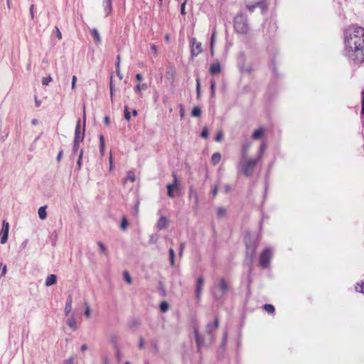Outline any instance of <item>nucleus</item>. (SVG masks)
<instances>
[{
    "label": "nucleus",
    "instance_id": "f257e3e1",
    "mask_svg": "<svg viewBox=\"0 0 364 364\" xmlns=\"http://www.w3.org/2000/svg\"><path fill=\"white\" fill-rule=\"evenodd\" d=\"M343 55L355 65L364 63V28L351 26L343 33Z\"/></svg>",
    "mask_w": 364,
    "mask_h": 364
},
{
    "label": "nucleus",
    "instance_id": "f03ea898",
    "mask_svg": "<svg viewBox=\"0 0 364 364\" xmlns=\"http://www.w3.org/2000/svg\"><path fill=\"white\" fill-rule=\"evenodd\" d=\"M229 291L228 282L224 278L220 279L218 283H215L211 288V293L217 301H223Z\"/></svg>",
    "mask_w": 364,
    "mask_h": 364
},
{
    "label": "nucleus",
    "instance_id": "7ed1b4c3",
    "mask_svg": "<svg viewBox=\"0 0 364 364\" xmlns=\"http://www.w3.org/2000/svg\"><path fill=\"white\" fill-rule=\"evenodd\" d=\"M234 28L240 34H247L250 30L247 16L243 13L237 14L234 18Z\"/></svg>",
    "mask_w": 364,
    "mask_h": 364
},
{
    "label": "nucleus",
    "instance_id": "20e7f679",
    "mask_svg": "<svg viewBox=\"0 0 364 364\" xmlns=\"http://www.w3.org/2000/svg\"><path fill=\"white\" fill-rule=\"evenodd\" d=\"M259 161V157H257L255 159H250L244 162H241L240 165L242 166V173L244 175L247 177L252 176L253 170Z\"/></svg>",
    "mask_w": 364,
    "mask_h": 364
},
{
    "label": "nucleus",
    "instance_id": "39448f33",
    "mask_svg": "<svg viewBox=\"0 0 364 364\" xmlns=\"http://www.w3.org/2000/svg\"><path fill=\"white\" fill-rule=\"evenodd\" d=\"M218 326L219 320L218 318H215L213 322H208L205 326V333L210 341V343H212L215 339V333Z\"/></svg>",
    "mask_w": 364,
    "mask_h": 364
},
{
    "label": "nucleus",
    "instance_id": "423d86ee",
    "mask_svg": "<svg viewBox=\"0 0 364 364\" xmlns=\"http://www.w3.org/2000/svg\"><path fill=\"white\" fill-rule=\"evenodd\" d=\"M272 258V252L270 247H266L259 255V264L263 269L268 268Z\"/></svg>",
    "mask_w": 364,
    "mask_h": 364
},
{
    "label": "nucleus",
    "instance_id": "0eeeda50",
    "mask_svg": "<svg viewBox=\"0 0 364 364\" xmlns=\"http://www.w3.org/2000/svg\"><path fill=\"white\" fill-rule=\"evenodd\" d=\"M85 128V117L84 116L82 132H80V120L78 119L75 129L74 141L82 142L84 139Z\"/></svg>",
    "mask_w": 364,
    "mask_h": 364
},
{
    "label": "nucleus",
    "instance_id": "6e6552de",
    "mask_svg": "<svg viewBox=\"0 0 364 364\" xmlns=\"http://www.w3.org/2000/svg\"><path fill=\"white\" fill-rule=\"evenodd\" d=\"M191 53L193 58L198 56L200 53H202V45L200 42H198L196 38H193L191 40Z\"/></svg>",
    "mask_w": 364,
    "mask_h": 364
},
{
    "label": "nucleus",
    "instance_id": "1a4fd4ad",
    "mask_svg": "<svg viewBox=\"0 0 364 364\" xmlns=\"http://www.w3.org/2000/svg\"><path fill=\"white\" fill-rule=\"evenodd\" d=\"M9 224L6 220H4L2 223V228L0 232V236H1V243L5 244L8 240V235H9Z\"/></svg>",
    "mask_w": 364,
    "mask_h": 364
},
{
    "label": "nucleus",
    "instance_id": "9d476101",
    "mask_svg": "<svg viewBox=\"0 0 364 364\" xmlns=\"http://www.w3.org/2000/svg\"><path fill=\"white\" fill-rule=\"evenodd\" d=\"M193 333H194V336H195V338H196V342L197 348H198V350H200V348L205 344L204 338H203V336L200 335L199 331H198V328H196V327H194Z\"/></svg>",
    "mask_w": 364,
    "mask_h": 364
},
{
    "label": "nucleus",
    "instance_id": "9b49d317",
    "mask_svg": "<svg viewBox=\"0 0 364 364\" xmlns=\"http://www.w3.org/2000/svg\"><path fill=\"white\" fill-rule=\"evenodd\" d=\"M205 279L203 276L198 277L197 282H196V296L198 299H200L202 291H203V287L204 285Z\"/></svg>",
    "mask_w": 364,
    "mask_h": 364
},
{
    "label": "nucleus",
    "instance_id": "f8f14e48",
    "mask_svg": "<svg viewBox=\"0 0 364 364\" xmlns=\"http://www.w3.org/2000/svg\"><path fill=\"white\" fill-rule=\"evenodd\" d=\"M245 240L247 247V256L250 257V259H252L255 255L256 247L255 245H252L248 242V235H245Z\"/></svg>",
    "mask_w": 364,
    "mask_h": 364
},
{
    "label": "nucleus",
    "instance_id": "ddd939ff",
    "mask_svg": "<svg viewBox=\"0 0 364 364\" xmlns=\"http://www.w3.org/2000/svg\"><path fill=\"white\" fill-rule=\"evenodd\" d=\"M188 198L189 200H193V203L196 206L198 205V195L197 191L193 188V186H191L188 188Z\"/></svg>",
    "mask_w": 364,
    "mask_h": 364
},
{
    "label": "nucleus",
    "instance_id": "4468645a",
    "mask_svg": "<svg viewBox=\"0 0 364 364\" xmlns=\"http://www.w3.org/2000/svg\"><path fill=\"white\" fill-rule=\"evenodd\" d=\"M169 220L165 216H161L157 221L156 228L158 230H161L166 229L168 226Z\"/></svg>",
    "mask_w": 364,
    "mask_h": 364
},
{
    "label": "nucleus",
    "instance_id": "2eb2a0df",
    "mask_svg": "<svg viewBox=\"0 0 364 364\" xmlns=\"http://www.w3.org/2000/svg\"><path fill=\"white\" fill-rule=\"evenodd\" d=\"M221 71V65L219 61L213 63L210 66L209 72L212 75L220 73Z\"/></svg>",
    "mask_w": 364,
    "mask_h": 364
},
{
    "label": "nucleus",
    "instance_id": "dca6fc26",
    "mask_svg": "<svg viewBox=\"0 0 364 364\" xmlns=\"http://www.w3.org/2000/svg\"><path fill=\"white\" fill-rule=\"evenodd\" d=\"M178 184L176 183H168L166 186L168 196L171 198L174 197L173 190L178 188Z\"/></svg>",
    "mask_w": 364,
    "mask_h": 364
},
{
    "label": "nucleus",
    "instance_id": "f3484780",
    "mask_svg": "<svg viewBox=\"0 0 364 364\" xmlns=\"http://www.w3.org/2000/svg\"><path fill=\"white\" fill-rule=\"evenodd\" d=\"M56 282H57V276L55 274H52L47 277L46 282H45V285L46 287H50V286L55 284Z\"/></svg>",
    "mask_w": 364,
    "mask_h": 364
},
{
    "label": "nucleus",
    "instance_id": "a211bd4d",
    "mask_svg": "<svg viewBox=\"0 0 364 364\" xmlns=\"http://www.w3.org/2000/svg\"><path fill=\"white\" fill-rule=\"evenodd\" d=\"M109 341L112 344L114 349L119 348L118 336L116 334H110L109 336Z\"/></svg>",
    "mask_w": 364,
    "mask_h": 364
},
{
    "label": "nucleus",
    "instance_id": "6ab92c4d",
    "mask_svg": "<svg viewBox=\"0 0 364 364\" xmlns=\"http://www.w3.org/2000/svg\"><path fill=\"white\" fill-rule=\"evenodd\" d=\"M103 6H104V9H105L106 16L111 14L112 11V0H105L103 2Z\"/></svg>",
    "mask_w": 364,
    "mask_h": 364
},
{
    "label": "nucleus",
    "instance_id": "aec40b11",
    "mask_svg": "<svg viewBox=\"0 0 364 364\" xmlns=\"http://www.w3.org/2000/svg\"><path fill=\"white\" fill-rule=\"evenodd\" d=\"M251 146V142L250 141H246L245 142L242 146V150H241V155L242 158L245 159L247 156V151L249 149Z\"/></svg>",
    "mask_w": 364,
    "mask_h": 364
},
{
    "label": "nucleus",
    "instance_id": "412c9836",
    "mask_svg": "<svg viewBox=\"0 0 364 364\" xmlns=\"http://www.w3.org/2000/svg\"><path fill=\"white\" fill-rule=\"evenodd\" d=\"M256 3L257 8H259L262 11V13L264 14L267 9V4L265 0H259Z\"/></svg>",
    "mask_w": 364,
    "mask_h": 364
},
{
    "label": "nucleus",
    "instance_id": "4be33fe9",
    "mask_svg": "<svg viewBox=\"0 0 364 364\" xmlns=\"http://www.w3.org/2000/svg\"><path fill=\"white\" fill-rule=\"evenodd\" d=\"M90 33L92 34V37L94 38V39L95 41V43L97 44L100 43H101V38H100V33L97 31V30L96 28H92L91 31H90Z\"/></svg>",
    "mask_w": 364,
    "mask_h": 364
},
{
    "label": "nucleus",
    "instance_id": "5701e85b",
    "mask_svg": "<svg viewBox=\"0 0 364 364\" xmlns=\"http://www.w3.org/2000/svg\"><path fill=\"white\" fill-rule=\"evenodd\" d=\"M46 206H41L38 208V214L41 220H45L47 217Z\"/></svg>",
    "mask_w": 364,
    "mask_h": 364
},
{
    "label": "nucleus",
    "instance_id": "b1692460",
    "mask_svg": "<svg viewBox=\"0 0 364 364\" xmlns=\"http://www.w3.org/2000/svg\"><path fill=\"white\" fill-rule=\"evenodd\" d=\"M221 160V155L219 152H215L212 155L211 162L213 165L218 164Z\"/></svg>",
    "mask_w": 364,
    "mask_h": 364
},
{
    "label": "nucleus",
    "instance_id": "393cba45",
    "mask_svg": "<svg viewBox=\"0 0 364 364\" xmlns=\"http://www.w3.org/2000/svg\"><path fill=\"white\" fill-rule=\"evenodd\" d=\"M263 134H264V129L260 128V129L255 130L253 132V134L252 135V138L254 140L259 139L260 137H262V136Z\"/></svg>",
    "mask_w": 364,
    "mask_h": 364
},
{
    "label": "nucleus",
    "instance_id": "a878e982",
    "mask_svg": "<svg viewBox=\"0 0 364 364\" xmlns=\"http://www.w3.org/2000/svg\"><path fill=\"white\" fill-rule=\"evenodd\" d=\"M136 180L135 178V172L134 171H129L127 173V177L126 178L124 179V182H127L128 181H130L132 182H134Z\"/></svg>",
    "mask_w": 364,
    "mask_h": 364
},
{
    "label": "nucleus",
    "instance_id": "bb28decb",
    "mask_svg": "<svg viewBox=\"0 0 364 364\" xmlns=\"http://www.w3.org/2000/svg\"><path fill=\"white\" fill-rule=\"evenodd\" d=\"M147 89V85L146 83L138 84L134 87V92L137 94H140L141 90H145Z\"/></svg>",
    "mask_w": 364,
    "mask_h": 364
},
{
    "label": "nucleus",
    "instance_id": "cd10ccee",
    "mask_svg": "<svg viewBox=\"0 0 364 364\" xmlns=\"http://www.w3.org/2000/svg\"><path fill=\"white\" fill-rule=\"evenodd\" d=\"M67 324L68 326L72 328L73 331L76 330L77 329V325H76V321L75 320V318H73V316H72L71 318H70L68 321H67Z\"/></svg>",
    "mask_w": 364,
    "mask_h": 364
},
{
    "label": "nucleus",
    "instance_id": "c85d7f7f",
    "mask_svg": "<svg viewBox=\"0 0 364 364\" xmlns=\"http://www.w3.org/2000/svg\"><path fill=\"white\" fill-rule=\"evenodd\" d=\"M191 116L194 117H200L201 116V109L199 107H194L192 112Z\"/></svg>",
    "mask_w": 364,
    "mask_h": 364
},
{
    "label": "nucleus",
    "instance_id": "c756f323",
    "mask_svg": "<svg viewBox=\"0 0 364 364\" xmlns=\"http://www.w3.org/2000/svg\"><path fill=\"white\" fill-rule=\"evenodd\" d=\"M169 257H170V264L173 267L175 264V252L173 248H170L168 250Z\"/></svg>",
    "mask_w": 364,
    "mask_h": 364
},
{
    "label": "nucleus",
    "instance_id": "7c9ffc66",
    "mask_svg": "<svg viewBox=\"0 0 364 364\" xmlns=\"http://www.w3.org/2000/svg\"><path fill=\"white\" fill-rule=\"evenodd\" d=\"M263 309L269 314H273L275 311L274 306L269 304H264Z\"/></svg>",
    "mask_w": 364,
    "mask_h": 364
},
{
    "label": "nucleus",
    "instance_id": "2f4dec72",
    "mask_svg": "<svg viewBox=\"0 0 364 364\" xmlns=\"http://www.w3.org/2000/svg\"><path fill=\"white\" fill-rule=\"evenodd\" d=\"M82 156H83V150L81 149L80 151L78 159L77 161V170L78 171H80L81 169V167H82Z\"/></svg>",
    "mask_w": 364,
    "mask_h": 364
},
{
    "label": "nucleus",
    "instance_id": "473e14b6",
    "mask_svg": "<svg viewBox=\"0 0 364 364\" xmlns=\"http://www.w3.org/2000/svg\"><path fill=\"white\" fill-rule=\"evenodd\" d=\"M104 149H105V139L103 135L100 136V151L102 155L104 154Z\"/></svg>",
    "mask_w": 364,
    "mask_h": 364
},
{
    "label": "nucleus",
    "instance_id": "72a5a7b5",
    "mask_svg": "<svg viewBox=\"0 0 364 364\" xmlns=\"http://www.w3.org/2000/svg\"><path fill=\"white\" fill-rule=\"evenodd\" d=\"M169 304L166 301H162L160 304V310L161 312H166L168 310Z\"/></svg>",
    "mask_w": 364,
    "mask_h": 364
},
{
    "label": "nucleus",
    "instance_id": "f704fd0d",
    "mask_svg": "<svg viewBox=\"0 0 364 364\" xmlns=\"http://www.w3.org/2000/svg\"><path fill=\"white\" fill-rule=\"evenodd\" d=\"M97 245L101 251L105 255H107V250L105 245L102 242H97Z\"/></svg>",
    "mask_w": 364,
    "mask_h": 364
},
{
    "label": "nucleus",
    "instance_id": "c9c22d12",
    "mask_svg": "<svg viewBox=\"0 0 364 364\" xmlns=\"http://www.w3.org/2000/svg\"><path fill=\"white\" fill-rule=\"evenodd\" d=\"M129 225V223L125 217H123L122 219V223L120 225V228L122 230H125Z\"/></svg>",
    "mask_w": 364,
    "mask_h": 364
},
{
    "label": "nucleus",
    "instance_id": "e433bc0d",
    "mask_svg": "<svg viewBox=\"0 0 364 364\" xmlns=\"http://www.w3.org/2000/svg\"><path fill=\"white\" fill-rule=\"evenodd\" d=\"M80 142L79 141H73V154L72 155H74L77 153V151H78L79 148H80Z\"/></svg>",
    "mask_w": 364,
    "mask_h": 364
},
{
    "label": "nucleus",
    "instance_id": "4c0bfd02",
    "mask_svg": "<svg viewBox=\"0 0 364 364\" xmlns=\"http://www.w3.org/2000/svg\"><path fill=\"white\" fill-rule=\"evenodd\" d=\"M124 119L128 122L130 121L131 115H130V112L128 110V107L127 105L124 106Z\"/></svg>",
    "mask_w": 364,
    "mask_h": 364
},
{
    "label": "nucleus",
    "instance_id": "58836bf2",
    "mask_svg": "<svg viewBox=\"0 0 364 364\" xmlns=\"http://www.w3.org/2000/svg\"><path fill=\"white\" fill-rule=\"evenodd\" d=\"M114 350H115L117 360L119 363L122 358V353H121L120 348L114 349Z\"/></svg>",
    "mask_w": 364,
    "mask_h": 364
},
{
    "label": "nucleus",
    "instance_id": "ea45409f",
    "mask_svg": "<svg viewBox=\"0 0 364 364\" xmlns=\"http://www.w3.org/2000/svg\"><path fill=\"white\" fill-rule=\"evenodd\" d=\"M215 38V31H214L212 33L211 40H210V52H211L212 55H213V46H214Z\"/></svg>",
    "mask_w": 364,
    "mask_h": 364
},
{
    "label": "nucleus",
    "instance_id": "a19ab883",
    "mask_svg": "<svg viewBox=\"0 0 364 364\" xmlns=\"http://www.w3.org/2000/svg\"><path fill=\"white\" fill-rule=\"evenodd\" d=\"M84 314L86 317H89L90 316V308L87 302L85 303V312Z\"/></svg>",
    "mask_w": 364,
    "mask_h": 364
},
{
    "label": "nucleus",
    "instance_id": "79ce46f5",
    "mask_svg": "<svg viewBox=\"0 0 364 364\" xmlns=\"http://www.w3.org/2000/svg\"><path fill=\"white\" fill-rule=\"evenodd\" d=\"M196 93H197V98L200 97V83L199 78L196 79Z\"/></svg>",
    "mask_w": 364,
    "mask_h": 364
},
{
    "label": "nucleus",
    "instance_id": "37998d69",
    "mask_svg": "<svg viewBox=\"0 0 364 364\" xmlns=\"http://www.w3.org/2000/svg\"><path fill=\"white\" fill-rule=\"evenodd\" d=\"M123 275H124V280L128 284H131L132 280V277L129 275V274L128 273V272H127V271L124 272Z\"/></svg>",
    "mask_w": 364,
    "mask_h": 364
},
{
    "label": "nucleus",
    "instance_id": "c03bdc74",
    "mask_svg": "<svg viewBox=\"0 0 364 364\" xmlns=\"http://www.w3.org/2000/svg\"><path fill=\"white\" fill-rule=\"evenodd\" d=\"M215 82L214 80H212L210 81V92H211V96L213 97H215Z\"/></svg>",
    "mask_w": 364,
    "mask_h": 364
},
{
    "label": "nucleus",
    "instance_id": "a18cd8bd",
    "mask_svg": "<svg viewBox=\"0 0 364 364\" xmlns=\"http://www.w3.org/2000/svg\"><path fill=\"white\" fill-rule=\"evenodd\" d=\"M226 210L224 208L220 207L218 208L217 214L218 217H223L225 215Z\"/></svg>",
    "mask_w": 364,
    "mask_h": 364
},
{
    "label": "nucleus",
    "instance_id": "49530a36",
    "mask_svg": "<svg viewBox=\"0 0 364 364\" xmlns=\"http://www.w3.org/2000/svg\"><path fill=\"white\" fill-rule=\"evenodd\" d=\"M266 149V145L263 142L260 147H259V155L257 157H259V159H261L262 154H264V150Z\"/></svg>",
    "mask_w": 364,
    "mask_h": 364
},
{
    "label": "nucleus",
    "instance_id": "de8ad7c7",
    "mask_svg": "<svg viewBox=\"0 0 364 364\" xmlns=\"http://www.w3.org/2000/svg\"><path fill=\"white\" fill-rule=\"evenodd\" d=\"M246 8L250 13H252L257 8L256 3L247 4Z\"/></svg>",
    "mask_w": 364,
    "mask_h": 364
},
{
    "label": "nucleus",
    "instance_id": "09e8293b",
    "mask_svg": "<svg viewBox=\"0 0 364 364\" xmlns=\"http://www.w3.org/2000/svg\"><path fill=\"white\" fill-rule=\"evenodd\" d=\"M52 81V77L50 76H48L43 77L42 80V84L43 85H48Z\"/></svg>",
    "mask_w": 364,
    "mask_h": 364
},
{
    "label": "nucleus",
    "instance_id": "8fccbe9b",
    "mask_svg": "<svg viewBox=\"0 0 364 364\" xmlns=\"http://www.w3.org/2000/svg\"><path fill=\"white\" fill-rule=\"evenodd\" d=\"M200 136L202 138L207 139L208 137V129L204 127L201 132Z\"/></svg>",
    "mask_w": 364,
    "mask_h": 364
},
{
    "label": "nucleus",
    "instance_id": "3c124183",
    "mask_svg": "<svg viewBox=\"0 0 364 364\" xmlns=\"http://www.w3.org/2000/svg\"><path fill=\"white\" fill-rule=\"evenodd\" d=\"M185 247H186V243L185 242H181L179 245V252H178V255L180 257H182L183 255V250L185 249Z\"/></svg>",
    "mask_w": 364,
    "mask_h": 364
},
{
    "label": "nucleus",
    "instance_id": "603ef678",
    "mask_svg": "<svg viewBox=\"0 0 364 364\" xmlns=\"http://www.w3.org/2000/svg\"><path fill=\"white\" fill-rule=\"evenodd\" d=\"M114 85L112 83V80L111 79L110 82H109V92H110V96H111L112 100V97H113V95H114Z\"/></svg>",
    "mask_w": 364,
    "mask_h": 364
},
{
    "label": "nucleus",
    "instance_id": "864d4df0",
    "mask_svg": "<svg viewBox=\"0 0 364 364\" xmlns=\"http://www.w3.org/2000/svg\"><path fill=\"white\" fill-rule=\"evenodd\" d=\"M158 240V236L156 235H151L149 237V242L155 244Z\"/></svg>",
    "mask_w": 364,
    "mask_h": 364
},
{
    "label": "nucleus",
    "instance_id": "5fc2aeb1",
    "mask_svg": "<svg viewBox=\"0 0 364 364\" xmlns=\"http://www.w3.org/2000/svg\"><path fill=\"white\" fill-rule=\"evenodd\" d=\"M223 137V134L222 132H218L215 136V141H220Z\"/></svg>",
    "mask_w": 364,
    "mask_h": 364
},
{
    "label": "nucleus",
    "instance_id": "6e6d98bb",
    "mask_svg": "<svg viewBox=\"0 0 364 364\" xmlns=\"http://www.w3.org/2000/svg\"><path fill=\"white\" fill-rule=\"evenodd\" d=\"M139 340V348L142 349L144 347V343H145L144 339L142 336H140Z\"/></svg>",
    "mask_w": 364,
    "mask_h": 364
},
{
    "label": "nucleus",
    "instance_id": "4d7b16f0",
    "mask_svg": "<svg viewBox=\"0 0 364 364\" xmlns=\"http://www.w3.org/2000/svg\"><path fill=\"white\" fill-rule=\"evenodd\" d=\"M186 2H187V0L184 1V2H183L182 4L181 5V14L182 15L186 14L185 6H186Z\"/></svg>",
    "mask_w": 364,
    "mask_h": 364
},
{
    "label": "nucleus",
    "instance_id": "13d9d810",
    "mask_svg": "<svg viewBox=\"0 0 364 364\" xmlns=\"http://www.w3.org/2000/svg\"><path fill=\"white\" fill-rule=\"evenodd\" d=\"M218 185L214 186V187L213 188V189L211 191V193L213 197H215L218 194Z\"/></svg>",
    "mask_w": 364,
    "mask_h": 364
},
{
    "label": "nucleus",
    "instance_id": "bf43d9fd",
    "mask_svg": "<svg viewBox=\"0 0 364 364\" xmlns=\"http://www.w3.org/2000/svg\"><path fill=\"white\" fill-rule=\"evenodd\" d=\"M72 310V305L65 304V314L68 315Z\"/></svg>",
    "mask_w": 364,
    "mask_h": 364
},
{
    "label": "nucleus",
    "instance_id": "052dcab7",
    "mask_svg": "<svg viewBox=\"0 0 364 364\" xmlns=\"http://www.w3.org/2000/svg\"><path fill=\"white\" fill-rule=\"evenodd\" d=\"M151 50L154 54V55H157L158 50L154 44L151 45Z\"/></svg>",
    "mask_w": 364,
    "mask_h": 364
},
{
    "label": "nucleus",
    "instance_id": "680f3d73",
    "mask_svg": "<svg viewBox=\"0 0 364 364\" xmlns=\"http://www.w3.org/2000/svg\"><path fill=\"white\" fill-rule=\"evenodd\" d=\"M72 304H73V298H72V295H71V294H69V295L68 296V297H67L65 304L72 305Z\"/></svg>",
    "mask_w": 364,
    "mask_h": 364
},
{
    "label": "nucleus",
    "instance_id": "e2e57ef3",
    "mask_svg": "<svg viewBox=\"0 0 364 364\" xmlns=\"http://www.w3.org/2000/svg\"><path fill=\"white\" fill-rule=\"evenodd\" d=\"M116 70H119L120 68V56L118 55L117 56V62H116Z\"/></svg>",
    "mask_w": 364,
    "mask_h": 364
},
{
    "label": "nucleus",
    "instance_id": "0e129e2a",
    "mask_svg": "<svg viewBox=\"0 0 364 364\" xmlns=\"http://www.w3.org/2000/svg\"><path fill=\"white\" fill-rule=\"evenodd\" d=\"M76 81H77V77H76V76L73 75V78H72V85H71L73 90H74L75 87Z\"/></svg>",
    "mask_w": 364,
    "mask_h": 364
},
{
    "label": "nucleus",
    "instance_id": "69168bd1",
    "mask_svg": "<svg viewBox=\"0 0 364 364\" xmlns=\"http://www.w3.org/2000/svg\"><path fill=\"white\" fill-rule=\"evenodd\" d=\"M62 156H63V150H60L59 152H58V154L56 157V161L58 162H60L61 159H62Z\"/></svg>",
    "mask_w": 364,
    "mask_h": 364
},
{
    "label": "nucleus",
    "instance_id": "338daca9",
    "mask_svg": "<svg viewBox=\"0 0 364 364\" xmlns=\"http://www.w3.org/2000/svg\"><path fill=\"white\" fill-rule=\"evenodd\" d=\"M179 107H180V116H181V118L182 119L184 117L185 111H184V109H183V107L182 106V105H180Z\"/></svg>",
    "mask_w": 364,
    "mask_h": 364
},
{
    "label": "nucleus",
    "instance_id": "774afa93",
    "mask_svg": "<svg viewBox=\"0 0 364 364\" xmlns=\"http://www.w3.org/2000/svg\"><path fill=\"white\" fill-rule=\"evenodd\" d=\"M361 97H362L361 105L364 106V88L363 89V90L361 92Z\"/></svg>",
    "mask_w": 364,
    "mask_h": 364
}]
</instances>
